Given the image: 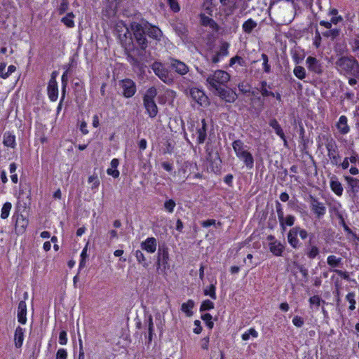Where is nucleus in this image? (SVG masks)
Returning <instances> with one entry per match:
<instances>
[{"label":"nucleus","instance_id":"f257e3e1","mask_svg":"<svg viewBox=\"0 0 359 359\" xmlns=\"http://www.w3.org/2000/svg\"><path fill=\"white\" fill-rule=\"evenodd\" d=\"M336 65L341 72L359 78V63L354 57H341Z\"/></svg>","mask_w":359,"mask_h":359},{"label":"nucleus","instance_id":"f03ea898","mask_svg":"<svg viewBox=\"0 0 359 359\" xmlns=\"http://www.w3.org/2000/svg\"><path fill=\"white\" fill-rule=\"evenodd\" d=\"M232 147L236 156L244 163L247 168L252 169L254 166V158L246 149L244 143L240 140H235L232 143Z\"/></svg>","mask_w":359,"mask_h":359},{"label":"nucleus","instance_id":"7ed1b4c3","mask_svg":"<svg viewBox=\"0 0 359 359\" xmlns=\"http://www.w3.org/2000/svg\"><path fill=\"white\" fill-rule=\"evenodd\" d=\"M157 90L154 87L149 88L144 95L143 102L147 113L151 118H154L158 114V107L154 101Z\"/></svg>","mask_w":359,"mask_h":359},{"label":"nucleus","instance_id":"20e7f679","mask_svg":"<svg viewBox=\"0 0 359 359\" xmlns=\"http://www.w3.org/2000/svg\"><path fill=\"white\" fill-rule=\"evenodd\" d=\"M130 28L138 46L142 50H145L148 46V40L145 36L147 27H145L144 22L142 23L133 22L130 25Z\"/></svg>","mask_w":359,"mask_h":359},{"label":"nucleus","instance_id":"39448f33","mask_svg":"<svg viewBox=\"0 0 359 359\" xmlns=\"http://www.w3.org/2000/svg\"><path fill=\"white\" fill-rule=\"evenodd\" d=\"M230 79V75L225 71L217 70L209 76L207 81L210 86L217 91V88H222Z\"/></svg>","mask_w":359,"mask_h":359},{"label":"nucleus","instance_id":"423d86ee","mask_svg":"<svg viewBox=\"0 0 359 359\" xmlns=\"http://www.w3.org/2000/svg\"><path fill=\"white\" fill-rule=\"evenodd\" d=\"M151 69L154 74L164 83H171L172 78L170 75L168 70L159 62H155L151 65Z\"/></svg>","mask_w":359,"mask_h":359},{"label":"nucleus","instance_id":"0eeeda50","mask_svg":"<svg viewBox=\"0 0 359 359\" xmlns=\"http://www.w3.org/2000/svg\"><path fill=\"white\" fill-rule=\"evenodd\" d=\"M309 203L311 210L317 216L318 218L323 217L326 212V208L324 204L320 202L316 198L313 196H309Z\"/></svg>","mask_w":359,"mask_h":359},{"label":"nucleus","instance_id":"6e6552de","mask_svg":"<svg viewBox=\"0 0 359 359\" xmlns=\"http://www.w3.org/2000/svg\"><path fill=\"white\" fill-rule=\"evenodd\" d=\"M208 126L205 120L202 119L201 123H198L196 128V141L198 144H203L207 137Z\"/></svg>","mask_w":359,"mask_h":359},{"label":"nucleus","instance_id":"1a4fd4ad","mask_svg":"<svg viewBox=\"0 0 359 359\" xmlns=\"http://www.w3.org/2000/svg\"><path fill=\"white\" fill-rule=\"evenodd\" d=\"M121 88L123 89V95L125 97L129 98L133 97L136 92V85L133 81L127 79L121 81Z\"/></svg>","mask_w":359,"mask_h":359},{"label":"nucleus","instance_id":"9d476101","mask_svg":"<svg viewBox=\"0 0 359 359\" xmlns=\"http://www.w3.org/2000/svg\"><path fill=\"white\" fill-rule=\"evenodd\" d=\"M190 95L194 100H195L201 106L208 105V97L205 93L196 88H193L190 90Z\"/></svg>","mask_w":359,"mask_h":359},{"label":"nucleus","instance_id":"9b49d317","mask_svg":"<svg viewBox=\"0 0 359 359\" xmlns=\"http://www.w3.org/2000/svg\"><path fill=\"white\" fill-rule=\"evenodd\" d=\"M306 64L308 69L318 74H320L323 72V66L319 60L312 56H309L306 60Z\"/></svg>","mask_w":359,"mask_h":359},{"label":"nucleus","instance_id":"f8f14e48","mask_svg":"<svg viewBox=\"0 0 359 359\" xmlns=\"http://www.w3.org/2000/svg\"><path fill=\"white\" fill-rule=\"evenodd\" d=\"M47 90L49 99L51 101H56L58 97V88L54 76L50 78L48 82Z\"/></svg>","mask_w":359,"mask_h":359},{"label":"nucleus","instance_id":"ddd939ff","mask_svg":"<svg viewBox=\"0 0 359 359\" xmlns=\"http://www.w3.org/2000/svg\"><path fill=\"white\" fill-rule=\"evenodd\" d=\"M144 25L145 27H147V34L153 39L160 41L163 36L162 31L158 27L153 26L147 22H144Z\"/></svg>","mask_w":359,"mask_h":359},{"label":"nucleus","instance_id":"4468645a","mask_svg":"<svg viewBox=\"0 0 359 359\" xmlns=\"http://www.w3.org/2000/svg\"><path fill=\"white\" fill-rule=\"evenodd\" d=\"M141 249L149 253H154L156 250L157 241L154 237L147 238L140 244Z\"/></svg>","mask_w":359,"mask_h":359},{"label":"nucleus","instance_id":"2eb2a0df","mask_svg":"<svg viewBox=\"0 0 359 359\" xmlns=\"http://www.w3.org/2000/svg\"><path fill=\"white\" fill-rule=\"evenodd\" d=\"M217 94L226 102H233L236 99V94L231 90H226L224 88H217Z\"/></svg>","mask_w":359,"mask_h":359},{"label":"nucleus","instance_id":"dca6fc26","mask_svg":"<svg viewBox=\"0 0 359 359\" xmlns=\"http://www.w3.org/2000/svg\"><path fill=\"white\" fill-rule=\"evenodd\" d=\"M298 231L297 230L296 226L292 228L287 234V241L289 244L294 249L299 248L301 245V243L297 238Z\"/></svg>","mask_w":359,"mask_h":359},{"label":"nucleus","instance_id":"f3484780","mask_svg":"<svg viewBox=\"0 0 359 359\" xmlns=\"http://www.w3.org/2000/svg\"><path fill=\"white\" fill-rule=\"evenodd\" d=\"M330 186L332 191L338 196H341L343 194L344 189L341 183L339 181L338 178L335 175L330 177Z\"/></svg>","mask_w":359,"mask_h":359},{"label":"nucleus","instance_id":"a211bd4d","mask_svg":"<svg viewBox=\"0 0 359 359\" xmlns=\"http://www.w3.org/2000/svg\"><path fill=\"white\" fill-rule=\"evenodd\" d=\"M171 67L180 75H184L189 72V67L187 65L178 60H172Z\"/></svg>","mask_w":359,"mask_h":359},{"label":"nucleus","instance_id":"6ab92c4d","mask_svg":"<svg viewBox=\"0 0 359 359\" xmlns=\"http://www.w3.org/2000/svg\"><path fill=\"white\" fill-rule=\"evenodd\" d=\"M27 304L25 301H20L18 307V320L21 324L27 322Z\"/></svg>","mask_w":359,"mask_h":359},{"label":"nucleus","instance_id":"aec40b11","mask_svg":"<svg viewBox=\"0 0 359 359\" xmlns=\"http://www.w3.org/2000/svg\"><path fill=\"white\" fill-rule=\"evenodd\" d=\"M270 252L275 256H281L285 249L284 245L278 241H274L269 243Z\"/></svg>","mask_w":359,"mask_h":359},{"label":"nucleus","instance_id":"412c9836","mask_svg":"<svg viewBox=\"0 0 359 359\" xmlns=\"http://www.w3.org/2000/svg\"><path fill=\"white\" fill-rule=\"evenodd\" d=\"M269 126L273 128L277 134L284 142V146L287 147V142L285 138V134L276 119L273 118L269 122Z\"/></svg>","mask_w":359,"mask_h":359},{"label":"nucleus","instance_id":"4be33fe9","mask_svg":"<svg viewBox=\"0 0 359 359\" xmlns=\"http://www.w3.org/2000/svg\"><path fill=\"white\" fill-rule=\"evenodd\" d=\"M169 260V254L167 248L159 249L158 252L157 264H162L164 266L168 264Z\"/></svg>","mask_w":359,"mask_h":359},{"label":"nucleus","instance_id":"5701e85b","mask_svg":"<svg viewBox=\"0 0 359 359\" xmlns=\"http://www.w3.org/2000/svg\"><path fill=\"white\" fill-rule=\"evenodd\" d=\"M28 225V220L23 215L18 216L15 222V230L19 233H23Z\"/></svg>","mask_w":359,"mask_h":359},{"label":"nucleus","instance_id":"b1692460","mask_svg":"<svg viewBox=\"0 0 359 359\" xmlns=\"http://www.w3.org/2000/svg\"><path fill=\"white\" fill-rule=\"evenodd\" d=\"M347 121L348 120L346 116L343 115L339 117V121L337 123V127L341 134L344 135L349 132V127Z\"/></svg>","mask_w":359,"mask_h":359},{"label":"nucleus","instance_id":"393cba45","mask_svg":"<svg viewBox=\"0 0 359 359\" xmlns=\"http://www.w3.org/2000/svg\"><path fill=\"white\" fill-rule=\"evenodd\" d=\"M24 339V330L18 326L15 331L14 341L17 348L21 347Z\"/></svg>","mask_w":359,"mask_h":359},{"label":"nucleus","instance_id":"a878e982","mask_svg":"<svg viewBox=\"0 0 359 359\" xmlns=\"http://www.w3.org/2000/svg\"><path fill=\"white\" fill-rule=\"evenodd\" d=\"M6 65L5 63L0 64V77L2 79L8 78L13 72L16 70V67L14 65H10L8 67L6 71Z\"/></svg>","mask_w":359,"mask_h":359},{"label":"nucleus","instance_id":"bb28decb","mask_svg":"<svg viewBox=\"0 0 359 359\" xmlns=\"http://www.w3.org/2000/svg\"><path fill=\"white\" fill-rule=\"evenodd\" d=\"M3 143L6 147L13 148L15 145V137L9 132L4 134Z\"/></svg>","mask_w":359,"mask_h":359},{"label":"nucleus","instance_id":"cd10ccee","mask_svg":"<svg viewBox=\"0 0 359 359\" xmlns=\"http://www.w3.org/2000/svg\"><path fill=\"white\" fill-rule=\"evenodd\" d=\"M201 24L204 26H209L215 30L218 29V25L216 23V22L213 19H212L203 14L201 15Z\"/></svg>","mask_w":359,"mask_h":359},{"label":"nucleus","instance_id":"c85d7f7f","mask_svg":"<svg viewBox=\"0 0 359 359\" xmlns=\"http://www.w3.org/2000/svg\"><path fill=\"white\" fill-rule=\"evenodd\" d=\"M344 178L348 184L351 187V191L355 193L359 191V179L353 178L349 176H345Z\"/></svg>","mask_w":359,"mask_h":359},{"label":"nucleus","instance_id":"c756f323","mask_svg":"<svg viewBox=\"0 0 359 359\" xmlns=\"http://www.w3.org/2000/svg\"><path fill=\"white\" fill-rule=\"evenodd\" d=\"M257 25V23L252 19L250 18L243 24L242 28L244 32L250 34Z\"/></svg>","mask_w":359,"mask_h":359},{"label":"nucleus","instance_id":"7c9ffc66","mask_svg":"<svg viewBox=\"0 0 359 359\" xmlns=\"http://www.w3.org/2000/svg\"><path fill=\"white\" fill-rule=\"evenodd\" d=\"M116 29L118 34L119 37L121 39L122 36L125 38L129 34L128 28L123 22H118L116 25Z\"/></svg>","mask_w":359,"mask_h":359},{"label":"nucleus","instance_id":"2f4dec72","mask_svg":"<svg viewBox=\"0 0 359 359\" xmlns=\"http://www.w3.org/2000/svg\"><path fill=\"white\" fill-rule=\"evenodd\" d=\"M194 306V302L191 299H189L187 302H184L182 304L181 309L182 311L186 313L187 316H191L193 312L191 309Z\"/></svg>","mask_w":359,"mask_h":359},{"label":"nucleus","instance_id":"473e14b6","mask_svg":"<svg viewBox=\"0 0 359 359\" xmlns=\"http://www.w3.org/2000/svg\"><path fill=\"white\" fill-rule=\"evenodd\" d=\"M174 29L176 33L180 36L184 37L186 36L188 32L187 27L181 22H176L174 24Z\"/></svg>","mask_w":359,"mask_h":359},{"label":"nucleus","instance_id":"72a5a7b5","mask_svg":"<svg viewBox=\"0 0 359 359\" xmlns=\"http://www.w3.org/2000/svg\"><path fill=\"white\" fill-rule=\"evenodd\" d=\"M328 157L331 161V163L334 165H339L341 161V156L339 154L338 149L334 151H331L327 154Z\"/></svg>","mask_w":359,"mask_h":359},{"label":"nucleus","instance_id":"f704fd0d","mask_svg":"<svg viewBox=\"0 0 359 359\" xmlns=\"http://www.w3.org/2000/svg\"><path fill=\"white\" fill-rule=\"evenodd\" d=\"M319 253V249L316 245H309L306 249V255L310 259H314Z\"/></svg>","mask_w":359,"mask_h":359},{"label":"nucleus","instance_id":"c9c22d12","mask_svg":"<svg viewBox=\"0 0 359 359\" xmlns=\"http://www.w3.org/2000/svg\"><path fill=\"white\" fill-rule=\"evenodd\" d=\"M259 90L262 95L264 97L275 96L274 93L269 91V89H267V83L265 81H263L260 83Z\"/></svg>","mask_w":359,"mask_h":359},{"label":"nucleus","instance_id":"e433bc0d","mask_svg":"<svg viewBox=\"0 0 359 359\" xmlns=\"http://www.w3.org/2000/svg\"><path fill=\"white\" fill-rule=\"evenodd\" d=\"M341 258L337 257L334 255H330L327 258V264L331 267H337L341 263Z\"/></svg>","mask_w":359,"mask_h":359},{"label":"nucleus","instance_id":"4c0bfd02","mask_svg":"<svg viewBox=\"0 0 359 359\" xmlns=\"http://www.w3.org/2000/svg\"><path fill=\"white\" fill-rule=\"evenodd\" d=\"M74 15L73 14V13H69L64 18H62V22L67 27H73L74 26Z\"/></svg>","mask_w":359,"mask_h":359},{"label":"nucleus","instance_id":"58836bf2","mask_svg":"<svg viewBox=\"0 0 359 359\" xmlns=\"http://www.w3.org/2000/svg\"><path fill=\"white\" fill-rule=\"evenodd\" d=\"M135 256L137 259V261L144 268H147L149 266L148 263L147 262L146 257L141 250H137L135 252Z\"/></svg>","mask_w":359,"mask_h":359},{"label":"nucleus","instance_id":"ea45409f","mask_svg":"<svg viewBox=\"0 0 359 359\" xmlns=\"http://www.w3.org/2000/svg\"><path fill=\"white\" fill-rule=\"evenodd\" d=\"M147 323L148 324V341L150 343L152 341L153 335H154V323L153 318L151 315H149L147 318Z\"/></svg>","mask_w":359,"mask_h":359},{"label":"nucleus","instance_id":"a19ab883","mask_svg":"<svg viewBox=\"0 0 359 359\" xmlns=\"http://www.w3.org/2000/svg\"><path fill=\"white\" fill-rule=\"evenodd\" d=\"M250 337L253 338H257L258 337V332L255 328L249 329L247 332L242 334L241 338L244 341H248L250 339Z\"/></svg>","mask_w":359,"mask_h":359},{"label":"nucleus","instance_id":"79ce46f5","mask_svg":"<svg viewBox=\"0 0 359 359\" xmlns=\"http://www.w3.org/2000/svg\"><path fill=\"white\" fill-rule=\"evenodd\" d=\"M294 74L299 79H304L306 77V71L305 69L302 66H297L294 69Z\"/></svg>","mask_w":359,"mask_h":359},{"label":"nucleus","instance_id":"37998d69","mask_svg":"<svg viewBox=\"0 0 359 359\" xmlns=\"http://www.w3.org/2000/svg\"><path fill=\"white\" fill-rule=\"evenodd\" d=\"M229 43L227 42H222L219 46V50L217 52L221 57L227 56L229 54Z\"/></svg>","mask_w":359,"mask_h":359},{"label":"nucleus","instance_id":"c03bdc74","mask_svg":"<svg viewBox=\"0 0 359 359\" xmlns=\"http://www.w3.org/2000/svg\"><path fill=\"white\" fill-rule=\"evenodd\" d=\"M12 205L9 202H6L4 204L1 213V217L2 219H6L8 217Z\"/></svg>","mask_w":359,"mask_h":359},{"label":"nucleus","instance_id":"a18cd8bd","mask_svg":"<svg viewBox=\"0 0 359 359\" xmlns=\"http://www.w3.org/2000/svg\"><path fill=\"white\" fill-rule=\"evenodd\" d=\"M295 218L292 215H287L286 217H283V222L280 224L283 231L285 230V225L291 226L294 223Z\"/></svg>","mask_w":359,"mask_h":359},{"label":"nucleus","instance_id":"49530a36","mask_svg":"<svg viewBox=\"0 0 359 359\" xmlns=\"http://www.w3.org/2000/svg\"><path fill=\"white\" fill-rule=\"evenodd\" d=\"M88 182L92 184L91 189L96 190L100 186V180L96 175H91L88 179Z\"/></svg>","mask_w":359,"mask_h":359},{"label":"nucleus","instance_id":"de8ad7c7","mask_svg":"<svg viewBox=\"0 0 359 359\" xmlns=\"http://www.w3.org/2000/svg\"><path fill=\"white\" fill-rule=\"evenodd\" d=\"M355 294L354 292H348L346 296V299L349 302V309L353 311L355 309Z\"/></svg>","mask_w":359,"mask_h":359},{"label":"nucleus","instance_id":"09e8293b","mask_svg":"<svg viewBox=\"0 0 359 359\" xmlns=\"http://www.w3.org/2000/svg\"><path fill=\"white\" fill-rule=\"evenodd\" d=\"M311 305H314L318 309V306H320V304H325V302L324 300H322L320 297L318 295H314L309 298V300Z\"/></svg>","mask_w":359,"mask_h":359},{"label":"nucleus","instance_id":"8fccbe9b","mask_svg":"<svg viewBox=\"0 0 359 359\" xmlns=\"http://www.w3.org/2000/svg\"><path fill=\"white\" fill-rule=\"evenodd\" d=\"M214 308V303L209 299L204 300L200 308L201 311H208Z\"/></svg>","mask_w":359,"mask_h":359},{"label":"nucleus","instance_id":"3c124183","mask_svg":"<svg viewBox=\"0 0 359 359\" xmlns=\"http://www.w3.org/2000/svg\"><path fill=\"white\" fill-rule=\"evenodd\" d=\"M175 206H176V203L172 199H169L164 203V208L169 213L173 212Z\"/></svg>","mask_w":359,"mask_h":359},{"label":"nucleus","instance_id":"603ef678","mask_svg":"<svg viewBox=\"0 0 359 359\" xmlns=\"http://www.w3.org/2000/svg\"><path fill=\"white\" fill-rule=\"evenodd\" d=\"M205 295L210 296L212 299H215L217 298L215 292V286L214 285H210L208 287L204 290Z\"/></svg>","mask_w":359,"mask_h":359},{"label":"nucleus","instance_id":"864d4df0","mask_svg":"<svg viewBox=\"0 0 359 359\" xmlns=\"http://www.w3.org/2000/svg\"><path fill=\"white\" fill-rule=\"evenodd\" d=\"M325 145H326V149L327 150V154L331 151H334L338 149L337 145L333 139H330V140H327Z\"/></svg>","mask_w":359,"mask_h":359},{"label":"nucleus","instance_id":"5fc2aeb1","mask_svg":"<svg viewBox=\"0 0 359 359\" xmlns=\"http://www.w3.org/2000/svg\"><path fill=\"white\" fill-rule=\"evenodd\" d=\"M262 59L263 60V68H264V71L266 72V73H269L271 72V66L270 65H269V57L268 56L263 53L262 55Z\"/></svg>","mask_w":359,"mask_h":359},{"label":"nucleus","instance_id":"6e6d98bb","mask_svg":"<svg viewBox=\"0 0 359 359\" xmlns=\"http://www.w3.org/2000/svg\"><path fill=\"white\" fill-rule=\"evenodd\" d=\"M276 212H277L279 222H280V224H282L283 222V221L284 213H283V211L282 209V205L278 201H276Z\"/></svg>","mask_w":359,"mask_h":359},{"label":"nucleus","instance_id":"4d7b16f0","mask_svg":"<svg viewBox=\"0 0 359 359\" xmlns=\"http://www.w3.org/2000/svg\"><path fill=\"white\" fill-rule=\"evenodd\" d=\"M201 318L205 322L208 328L212 329L213 327L214 323L212 321V316L210 313L203 315Z\"/></svg>","mask_w":359,"mask_h":359},{"label":"nucleus","instance_id":"13d9d810","mask_svg":"<svg viewBox=\"0 0 359 359\" xmlns=\"http://www.w3.org/2000/svg\"><path fill=\"white\" fill-rule=\"evenodd\" d=\"M304 320L302 317L296 316L292 319V323L297 327H301L304 325Z\"/></svg>","mask_w":359,"mask_h":359},{"label":"nucleus","instance_id":"bf43d9fd","mask_svg":"<svg viewBox=\"0 0 359 359\" xmlns=\"http://www.w3.org/2000/svg\"><path fill=\"white\" fill-rule=\"evenodd\" d=\"M168 1L170 8L174 12H178L180 10V6L177 0H168Z\"/></svg>","mask_w":359,"mask_h":359},{"label":"nucleus","instance_id":"052dcab7","mask_svg":"<svg viewBox=\"0 0 359 359\" xmlns=\"http://www.w3.org/2000/svg\"><path fill=\"white\" fill-rule=\"evenodd\" d=\"M339 34V30L338 29H330L327 32H326L325 33H324V35L327 37H332V38H335L337 37L338 35Z\"/></svg>","mask_w":359,"mask_h":359},{"label":"nucleus","instance_id":"680f3d73","mask_svg":"<svg viewBox=\"0 0 359 359\" xmlns=\"http://www.w3.org/2000/svg\"><path fill=\"white\" fill-rule=\"evenodd\" d=\"M67 353L65 349L60 348L56 353L55 359H67Z\"/></svg>","mask_w":359,"mask_h":359},{"label":"nucleus","instance_id":"e2e57ef3","mask_svg":"<svg viewBox=\"0 0 359 359\" xmlns=\"http://www.w3.org/2000/svg\"><path fill=\"white\" fill-rule=\"evenodd\" d=\"M67 342V332L65 331H61L59 335V343L61 345H65Z\"/></svg>","mask_w":359,"mask_h":359},{"label":"nucleus","instance_id":"0e129e2a","mask_svg":"<svg viewBox=\"0 0 359 359\" xmlns=\"http://www.w3.org/2000/svg\"><path fill=\"white\" fill-rule=\"evenodd\" d=\"M68 77L67 71L63 73L62 76V93H65V88L67 85Z\"/></svg>","mask_w":359,"mask_h":359},{"label":"nucleus","instance_id":"69168bd1","mask_svg":"<svg viewBox=\"0 0 359 359\" xmlns=\"http://www.w3.org/2000/svg\"><path fill=\"white\" fill-rule=\"evenodd\" d=\"M296 228L298 235H299L302 239L304 240L308 237V232L305 229H301L299 226H296Z\"/></svg>","mask_w":359,"mask_h":359},{"label":"nucleus","instance_id":"338daca9","mask_svg":"<svg viewBox=\"0 0 359 359\" xmlns=\"http://www.w3.org/2000/svg\"><path fill=\"white\" fill-rule=\"evenodd\" d=\"M243 61V58L238 55H236L235 57H233L230 59L229 61V65L231 67L233 66L236 62L239 63L241 65V62Z\"/></svg>","mask_w":359,"mask_h":359},{"label":"nucleus","instance_id":"774afa93","mask_svg":"<svg viewBox=\"0 0 359 359\" xmlns=\"http://www.w3.org/2000/svg\"><path fill=\"white\" fill-rule=\"evenodd\" d=\"M107 172L109 175H111L114 178H117L119 176V171L114 168H108Z\"/></svg>","mask_w":359,"mask_h":359}]
</instances>
